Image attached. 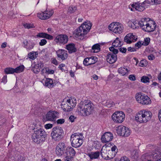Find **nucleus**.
Instances as JSON below:
<instances>
[{
  "mask_svg": "<svg viewBox=\"0 0 161 161\" xmlns=\"http://www.w3.org/2000/svg\"><path fill=\"white\" fill-rule=\"evenodd\" d=\"M53 125L51 124H47L45 125L44 126L45 128L47 129H50L53 127Z\"/></svg>",
  "mask_w": 161,
  "mask_h": 161,
  "instance_id": "55",
  "label": "nucleus"
},
{
  "mask_svg": "<svg viewBox=\"0 0 161 161\" xmlns=\"http://www.w3.org/2000/svg\"><path fill=\"white\" fill-rule=\"evenodd\" d=\"M128 51L130 52H133L136 51V49L134 47H129L128 48Z\"/></svg>",
  "mask_w": 161,
  "mask_h": 161,
  "instance_id": "57",
  "label": "nucleus"
},
{
  "mask_svg": "<svg viewBox=\"0 0 161 161\" xmlns=\"http://www.w3.org/2000/svg\"><path fill=\"white\" fill-rule=\"evenodd\" d=\"M150 38L149 37H147L145 38L144 39V42H143V45H145V46L148 45L150 42Z\"/></svg>",
  "mask_w": 161,
  "mask_h": 161,
  "instance_id": "46",
  "label": "nucleus"
},
{
  "mask_svg": "<svg viewBox=\"0 0 161 161\" xmlns=\"http://www.w3.org/2000/svg\"><path fill=\"white\" fill-rule=\"evenodd\" d=\"M77 111L81 116H86L92 114L94 110V105L90 100L81 101L77 106Z\"/></svg>",
  "mask_w": 161,
  "mask_h": 161,
  "instance_id": "1",
  "label": "nucleus"
},
{
  "mask_svg": "<svg viewBox=\"0 0 161 161\" xmlns=\"http://www.w3.org/2000/svg\"><path fill=\"white\" fill-rule=\"evenodd\" d=\"M45 86L50 88L54 86V84L53 83L52 79L50 78H46L44 83Z\"/></svg>",
  "mask_w": 161,
  "mask_h": 161,
  "instance_id": "26",
  "label": "nucleus"
},
{
  "mask_svg": "<svg viewBox=\"0 0 161 161\" xmlns=\"http://www.w3.org/2000/svg\"><path fill=\"white\" fill-rule=\"evenodd\" d=\"M145 95H142L141 92L137 93L135 96V98L136 101L139 103H141L142 101L144 98Z\"/></svg>",
  "mask_w": 161,
  "mask_h": 161,
  "instance_id": "29",
  "label": "nucleus"
},
{
  "mask_svg": "<svg viewBox=\"0 0 161 161\" xmlns=\"http://www.w3.org/2000/svg\"><path fill=\"white\" fill-rule=\"evenodd\" d=\"M4 71L6 74H13L14 72V69L8 67L4 69Z\"/></svg>",
  "mask_w": 161,
  "mask_h": 161,
  "instance_id": "36",
  "label": "nucleus"
},
{
  "mask_svg": "<svg viewBox=\"0 0 161 161\" xmlns=\"http://www.w3.org/2000/svg\"><path fill=\"white\" fill-rule=\"evenodd\" d=\"M65 65L64 64H61L59 65L58 68L61 69L62 71H65V70L64 69V67H65Z\"/></svg>",
  "mask_w": 161,
  "mask_h": 161,
  "instance_id": "52",
  "label": "nucleus"
},
{
  "mask_svg": "<svg viewBox=\"0 0 161 161\" xmlns=\"http://www.w3.org/2000/svg\"><path fill=\"white\" fill-rule=\"evenodd\" d=\"M152 2L154 4H158L161 3V0H151Z\"/></svg>",
  "mask_w": 161,
  "mask_h": 161,
  "instance_id": "59",
  "label": "nucleus"
},
{
  "mask_svg": "<svg viewBox=\"0 0 161 161\" xmlns=\"http://www.w3.org/2000/svg\"><path fill=\"white\" fill-rule=\"evenodd\" d=\"M47 43V40L45 39H42L39 42L40 46H43L45 45Z\"/></svg>",
  "mask_w": 161,
  "mask_h": 161,
  "instance_id": "50",
  "label": "nucleus"
},
{
  "mask_svg": "<svg viewBox=\"0 0 161 161\" xmlns=\"http://www.w3.org/2000/svg\"><path fill=\"white\" fill-rule=\"evenodd\" d=\"M76 119V117H75L73 115H71L69 118V119L70 121L72 122H74L75 121V120Z\"/></svg>",
  "mask_w": 161,
  "mask_h": 161,
  "instance_id": "56",
  "label": "nucleus"
},
{
  "mask_svg": "<svg viewBox=\"0 0 161 161\" xmlns=\"http://www.w3.org/2000/svg\"><path fill=\"white\" fill-rule=\"evenodd\" d=\"M140 23L142 25V29L147 32H152L156 29V24L155 22L149 18H143V20Z\"/></svg>",
  "mask_w": 161,
  "mask_h": 161,
  "instance_id": "4",
  "label": "nucleus"
},
{
  "mask_svg": "<svg viewBox=\"0 0 161 161\" xmlns=\"http://www.w3.org/2000/svg\"><path fill=\"white\" fill-rule=\"evenodd\" d=\"M36 36L37 37L46 38L50 40H52L53 39V37L52 36L43 32L38 33L36 35Z\"/></svg>",
  "mask_w": 161,
  "mask_h": 161,
  "instance_id": "23",
  "label": "nucleus"
},
{
  "mask_svg": "<svg viewBox=\"0 0 161 161\" xmlns=\"http://www.w3.org/2000/svg\"><path fill=\"white\" fill-rule=\"evenodd\" d=\"M24 27L28 29L34 27V25L30 23H26L24 25Z\"/></svg>",
  "mask_w": 161,
  "mask_h": 161,
  "instance_id": "47",
  "label": "nucleus"
},
{
  "mask_svg": "<svg viewBox=\"0 0 161 161\" xmlns=\"http://www.w3.org/2000/svg\"><path fill=\"white\" fill-rule=\"evenodd\" d=\"M120 52L122 53H125L126 52L127 49L126 48L121 47L119 49Z\"/></svg>",
  "mask_w": 161,
  "mask_h": 161,
  "instance_id": "60",
  "label": "nucleus"
},
{
  "mask_svg": "<svg viewBox=\"0 0 161 161\" xmlns=\"http://www.w3.org/2000/svg\"><path fill=\"white\" fill-rule=\"evenodd\" d=\"M64 134V131L61 127L57 126L53 128L51 135L53 140L59 141L63 138Z\"/></svg>",
  "mask_w": 161,
  "mask_h": 161,
  "instance_id": "5",
  "label": "nucleus"
},
{
  "mask_svg": "<svg viewBox=\"0 0 161 161\" xmlns=\"http://www.w3.org/2000/svg\"><path fill=\"white\" fill-rule=\"evenodd\" d=\"M25 48L28 50H30L32 49L34 46V44L33 43H31V44H29V45H25Z\"/></svg>",
  "mask_w": 161,
  "mask_h": 161,
  "instance_id": "48",
  "label": "nucleus"
},
{
  "mask_svg": "<svg viewBox=\"0 0 161 161\" xmlns=\"http://www.w3.org/2000/svg\"><path fill=\"white\" fill-rule=\"evenodd\" d=\"M152 116L151 112L143 109L138 112L135 116V119L140 123H145L150 120Z\"/></svg>",
  "mask_w": 161,
  "mask_h": 161,
  "instance_id": "3",
  "label": "nucleus"
},
{
  "mask_svg": "<svg viewBox=\"0 0 161 161\" xmlns=\"http://www.w3.org/2000/svg\"><path fill=\"white\" fill-rule=\"evenodd\" d=\"M137 38V36L133 33H129L124 37V41L128 44H130L132 42L136 41Z\"/></svg>",
  "mask_w": 161,
  "mask_h": 161,
  "instance_id": "16",
  "label": "nucleus"
},
{
  "mask_svg": "<svg viewBox=\"0 0 161 161\" xmlns=\"http://www.w3.org/2000/svg\"><path fill=\"white\" fill-rule=\"evenodd\" d=\"M59 113L56 111H50L43 117L44 121H53L58 116Z\"/></svg>",
  "mask_w": 161,
  "mask_h": 161,
  "instance_id": "11",
  "label": "nucleus"
},
{
  "mask_svg": "<svg viewBox=\"0 0 161 161\" xmlns=\"http://www.w3.org/2000/svg\"><path fill=\"white\" fill-rule=\"evenodd\" d=\"M113 138L112 134L109 132H106L102 136L101 140L102 142L106 143L111 141Z\"/></svg>",
  "mask_w": 161,
  "mask_h": 161,
  "instance_id": "17",
  "label": "nucleus"
},
{
  "mask_svg": "<svg viewBox=\"0 0 161 161\" xmlns=\"http://www.w3.org/2000/svg\"><path fill=\"white\" fill-rule=\"evenodd\" d=\"M151 103V100L150 98L147 96H145L141 104L143 105H147L150 104Z\"/></svg>",
  "mask_w": 161,
  "mask_h": 161,
  "instance_id": "31",
  "label": "nucleus"
},
{
  "mask_svg": "<svg viewBox=\"0 0 161 161\" xmlns=\"http://www.w3.org/2000/svg\"><path fill=\"white\" fill-rule=\"evenodd\" d=\"M92 49L94 53H97L100 50V45L98 43L95 44L92 46Z\"/></svg>",
  "mask_w": 161,
  "mask_h": 161,
  "instance_id": "33",
  "label": "nucleus"
},
{
  "mask_svg": "<svg viewBox=\"0 0 161 161\" xmlns=\"http://www.w3.org/2000/svg\"><path fill=\"white\" fill-rule=\"evenodd\" d=\"M110 31L114 33L120 34L122 32L123 30V25L119 22L112 23L108 26Z\"/></svg>",
  "mask_w": 161,
  "mask_h": 161,
  "instance_id": "7",
  "label": "nucleus"
},
{
  "mask_svg": "<svg viewBox=\"0 0 161 161\" xmlns=\"http://www.w3.org/2000/svg\"><path fill=\"white\" fill-rule=\"evenodd\" d=\"M105 105L108 108H111L114 105V102L111 100H107L106 102Z\"/></svg>",
  "mask_w": 161,
  "mask_h": 161,
  "instance_id": "41",
  "label": "nucleus"
},
{
  "mask_svg": "<svg viewBox=\"0 0 161 161\" xmlns=\"http://www.w3.org/2000/svg\"><path fill=\"white\" fill-rule=\"evenodd\" d=\"M44 12L46 16L47 17H48V19L50 18L53 14V11L52 10H48L46 9Z\"/></svg>",
  "mask_w": 161,
  "mask_h": 161,
  "instance_id": "39",
  "label": "nucleus"
},
{
  "mask_svg": "<svg viewBox=\"0 0 161 161\" xmlns=\"http://www.w3.org/2000/svg\"><path fill=\"white\" fill-rule=\"evenodd\" d=\"M64 122V119H60L57 120L58 124H62Z\"/></svg>",
  "mask_w": 161,
  "mask_h": 161,
  "instance_id": "62",
  "label": "nucleus"
},
{
  "mask_svg": "<svg viewBox=\"0 0 161 161\" xmlns=\"http://www.w3.org/2000/svg\"><path fill=\"white\" fill-rule=\"evenodd\" d=\"M131 6L132 8H130V10L133 11L136 10L141 12L143 11L144 9V7L142 6V4L138 2L133 3L131 5Z\"/></svg>",
  "mask_w": 161,
  "mask_h": 161,
  "instance_id": "18",
  "label": "nucleus"
},
{
  "mask_svg": "<svg viewBox=\"0 0 161 161\" xmlns=\"http://www.w3.org/2000/svg\"><path fill=\"white\" fill-rule=\"evenodd\" d=\"M129 79L132 81H135L136 80V77L134 75H130L129 76Z\"/></svg>",
  "mask_w": 161,
  "mask_h": 161,
  "instance_id": "53",
  "label": "nucleus"
},
{
  "mask_svg": "<svg viewBox=\"0 0 161 161\" xmlns=\"http://www.w3.org/2000/svg\"><path fill=\"white\" fill-rule=\"evenodd\" d=\"M92 24L89 21H86L81 25V26L87 31V33L89 31L92 27Z\"/></svg>",
  "mask_w": 161,
  "mask_h": 161,
  "instance_id": "25",
  "label": "nucleus"
},
{
  "mask_svg": "<svg viewBox=\"0 0 161 161\" xmlns=\"http://www.w3.org/2000/svg\"><path fill=\"white\" fill-rule=\"evenodd\" d=\"M67 102H68L70 107L71 108V110L76 105V100H75L74 101H73L72 99H68L67 100Z\"/></svg>",
  "mask_w": 161,
  "mask_h": 161,
  "instance_id": "37",
  "label": "nucleus"
},
{
  "mask_svg": "<svg viewBox=\"0 0 161 161\" xmlns=\"http://www.w3.org/2000/svg\"><path fill=\"white\" fill-rule=\"evenodd\" d=\"M148 58L149 60H153L155 58V57L153 54H151L148 56Z\"/></svg>",
  "mask_w": 161,
  "mask_h": 161,
  "instance_id": "58",
  "label": "nucleus"
},
{
  "mask_svg": "<svg viewBox=\"0 0 161 161\" xmlns=\"http://www.w3.org/2000/svg\"><path fill=\"white\" fill-rule=\"evenodd\" d=\"M66 146L64 143L60 142L56 146L55 148V153L56 155L58 156H62L64 153Z\"/></svg>",
  "mask_w": 161,
  "mask_h": 161,
  "instance_id": "10",
  "label": "nucleus"
},
{
  "mask_svg": "<svg viewBox=\"0 0 161 161\" xmlns=\"http://www.w3.org/2000/svg\"><path fill=\"white\" fill-rule=\"evenodd\" d=\"M142 44H141V42L140 41H139L136 43L135 45V47L136 49H138L140 47H141L142 46Z\"/></svg>",
  "mask_w": 161,
  "mask_h": 161,
  "instance_id": "51",
  "label": "nucleus"
},
{
  "mask_svg": "<svg viewBox=\"0 0 161 161\" xmlns=\"http://www.w3.org/2000/svg\"><path fill=\"white\" fill-rule=\"evenodd\" d=\"M97 61L96 57L86 58L84 60L83 64L85 66H88L95 63Z\"/></svg>",
  "mask_w": 161,
  "mask_h": 161,
  "instance_id": "19",
  "label": "nucleus"
},
{
  "mask_svg": "<svg viewBox=\"0 0 161 161\" xmlns=\"http://www.w3.org/2000/svg\"><path fill=\"white\" fill-rule=\"evenodd\" d=\"M36 53V52L33 51L30 53L28 54L29 58L30 59L34 60L37 57L36 55H37V53Z\"/></svg>",
  "mask_w": 161,
  "mask_h": 161,
  "instance_id": "38",
  "label": "nucleus"
},
{
  "mask_svg": "<svg viewBox=\"0 0 161 161\" xmlns=\"http://www.w3.org/2000/svg\"><path fill=\"white\" fill-rule=\"evenodd\" d=\"M66 155L73 157L75 156L76 152L72 147H68L66 148Z\"/></svg>",
  "mask_w": 161,
  "mask_h": 161,
  "instance_id": "22",
  "label": "nucleus"
},
{
  "mask_svg": "<svg viewBox=\"0 0 161 161\" xmlns=\"http://www.w3.org/2000/svg\"><path fill=\"white\" fill-rule=\"evenodd\" d=\"M33 130L31 137L34 142L38 144L45 141L46 133L44 130L40 127L36 128V126Z\"/></svg>",
  "mask_w": 161,
  "mask_h": 161,
  "instance_id": "2",
  "label": "nucleus"
},
{
  "mask_svg": "<svg viewBox=\"0 0 161 161\" xmlns=\"http://www.w3.org/2000/svg\"><path fill=\"white\" fill-rule=\"evenodd\" d=\"M58 58L62 61L66 59L68 57L67 52L64 49H59L56 51Z\"/></svg>",
  "mask_w": 161,
  "mask_h": 161,
  "instance_id": "14",
  "label": "nucleus"
},
{
  "mask_svg": "<svg viewBox=\"0 0 161 161\" xmlns=\"http://www.w3.org/2000/svg\"><path fill=\"white\" fill-rule=\"evenodd\" d=\"M141 81L145 83L148 82H149V78L147 76H143L141 78Z\"/></svg>",
  "mask_w": 161,
  "mask_h": 161,
  "instance_id": "42",
  "label": "nucleus"
},
{
  "mask_svg": "<svg viewBox=\"0 0 161 161\" xmlns=\"http://www.w3.org/2000/svg\"><path fill=\"white\" fill-rule=\"evenodd\" d=\"M66 49H67L69 53H75L77 51L75 44L74 43H69L66 46Z\"/></svg>",
  "mask_w": 161,
  "mask_h": 161,
  "instance_id": "21",
  "label": "nucleus"
},
{
  "mask_svg": "<svg viewBox=\"0 0 161 161\" xmlns=\"http://www.w3.org/2000/svg\"><path fill=\"white\" fill-rule=\"evenodd\" d=\"M51 61L53 64L56 65H58V61L55 58H52L51 59Z\"/></svg>",
  "mask_w": 161,
  "mask_h": 161,
  "instance_id": "54",
  "label": "nucleus"
},
{
  "mask_svg": "<svg viewBox=\"0 0 161 161\" xmlns=\"http://www.w3.org/2000/svg\"><path fill=\"white\" fill-rule=\"evenodd\" d=\"M75 33L78 38L80 40H83L86 35L87 34V32L80 25L76 30Z\"/></svg>",
  "mask_w": 161,
  "mask_h": 161,
  "instance_id": "13",
  "label": "nucleus"
},
{
  "mask_svg": "<svg viewBox=\"0 0 161 161\" xmlns=\"http://www.w3.org/2000/svg\"><path fill=\"white\" fill-rule=\"evenodd\" d=\"M7 81V76L4 75L2 79V82L6 83Z\"/></svg>",
  "mask_w": 161,
  "mask_h": 161,
  "instance_id": "61",
  "label": "nucleus"
},
{
  "mask_svg": "<svg viewBox=\"0 0 161 161\" xmlns=\"http://www.w3.org/2000/svg\"><path fill=\"white\" fill-rule=\"evenodd\" d=\"M123 45L119 37H117L113 42L112 45L115 47H120Z\"/></svg>",
  "mask_w": 161,
  "mask_h": 161,
  "instance_id": "28",
  "label": "nucleus"
},
{
  "mask_svg": "<svg viewBox=\"0 0 161 161\" xmlns=\"http://www.w3.org/2000/svg\"><path fill=\"white\" fill-rule=\"evenodd\" d=\"M64 158V161H73V157L66 155Z\"/></svg>",
  "mask_w": 161,
  "mask_h": 161,
  "instance_id": "45",
  "label": "nucleus"
},
{
  "mask_svg": "<svg viewBox=\"0 0 161 161\" xmlns=\"http://www.w3.org/2000/svg\"><path fill=\"white\" fill-rule=\"evenodd\" d=\"M24 66L23 65H21L14 69V72L16 73H19L22 72L24 69Z\"/></svg>",
  "mask_w": 161,
  "mask_h": 161,
  "instance_id": "35",
  "label": "nucleus"
},
{
  "mask_svg": "<svg viewBox=\"0 0 161 161\" xmlns=\"http://www.w3.org/2000/svg\"><path fill=\"white\" fill-rule=\"evenodd\" d=\"M147 64V62L146 60L143 59L139 63V66L141 67L146 66Z\"/></svg>",
  "mask_w": 161,
  "mask_h": 161,
  "instance_id": "43",
  "label": "nucleus"
},
{
  "mask_svg": "<svg viewBox=\"0 0 161 161\" xmlns=\"http://www.w3.org/2000/svg\"><path fill=\"white\" fill-rule=\"evenodd\" d=\"M41 72L42 74L44 73L46 74H53L54 73V71L53 70L50 69L48 68H44L42 69Z\"/></svg>",
  "mask_w": 161,
  "mask_h": 161,
  "instance_id": "32",
  "label": "nucleus"
},
{
  "mask_svg": "<svg viewBox=\"0 0 161 161\" xmlns=\"http://www.w3.org/2000/svg\"><path fill=\"white\" fill-rule=\"evenodd\" d=\"M125 117L123 112H116L113 114L112 118L113 121L116 123H121L124 120Z\"/></svg>",
  "mask_w": 161,
  "mask_h": 161,
  "instance_id": "8",
  "label": "nucleus"
},
{
  "mask_svg": "<svg viewBox=\"0 0 161 161\" xmlns=\"http://www.w3.org/2000/svg\"><path fill=\"white\" fill-rule=\"evenodd\" d=\"M81 135L78 133H75L71 136V145L74 147H80L82 144L83 140L80 137Z\"/></svg>",
  "mask_w": 161,
  "mask_h": 161,
  "instance_id": "6",
  "label": "nucleus"
},
{
  "mask_svg": "<svg viewBox=\"0 0 161 161\" xmlns=\"http://www.w3.org/2000/svg\"><path fill=\"white\" fill-rule=\"evenodd\" d=\"M76 8L75 6H70L69 7L68 12L70 14L74 13L76 11Z\"/></svg>",
  "mask_w": 161,
  "mask_h": 161,
  "instance_id": "40",
  "label": "nucleus"
},
{
  "mask_svg": "<svg viewBox=\"0 0 161 161\" xmlns=\"http://www.w3.org/2000/svg\"><path fill=\"white\" fill-rule=\"evenodd\" d=\"M88 155L91 159H96L99 157V152H91L88 153Z\"/></svg>",
  "mask_w": 161,
  "mask_h": 161,
  "instance_id": "30",
  "label": "nucleus"
},
{
  "mask_svg": "<svg viewBox=\"0 0 161 161\" xmlns=\"http://www.w3.org/2000/svg\"><path fill=\"white\" fill-rule=\"evenodd\" d=\"M129 71V70L125 68L120 67L118 70L119 73L122 76L128 75Z\"/></svg>",
  "mask_w": 161,
  "mask_h": 161,
  "instance_id": "27",
  "label": "nucleus"
},
{
  "mask_svg": "<svg viewBox=\"0 0 161 161\" xmlns=\"http://www.w3.org/2000/svg\"><path fill=\"white\" fill-rule=\"evenodd\" d=\"M117 59L116 55L108 53L107 55L106 60L109 64H112L114 63L116 61Z\"/></svg>",
  "mask_w": 161,
  "mask_h": 161,
  "instance_id": "20",
  "label": "nucleus"
},
{
  "mask_svg": "<svg viewBox=\"0 0 161 161\" xmlns=\"http://www.w3.org/2000/svg\"><path fill=\"white\" fill-rule=\"evenodd\" d=\"M131 156L134 158H137L138 156V153L136 150H133L131 152Z\"/></svg>",
  "mask_w": 161,
  "mask_h": 161,
  "instance_id": "44",
  "label": "nucleus"
},
{
  "mask_svg": "<svg viewBox=\"0 0 161 161\" xmlns=\"http://www.w3.org/2000/svg\"><path fill=\"white\" fill-rule=\"evenodd\" d=\"M69 103L67 101L63 100L61 103V108L65 112H68L71 111V108L70 107Z\"/></svg>",
  "mask_w": 161,
  "mask_h": 161,
  "instance_id": "24",
  "label": "nucleus"
},
{
  "mask_svg": "<svg viewBox=\"0 0 161 161\" xmlns=\"http://www.w3.org/2000/svg\"><path fill=\"white\" fill-rule=\"evenodd\" d=\"M45 14L44 12H42L37 14V17L42 20H45L48 19V17H47Z\"/></svg>",
  "mask_w": 161,
  "mask_h": 161,
  "instance_id": "34",
  "label": "nucleus"
},
{
  "mask_svg": "<svg viewBox=\"0 0 161 161\" xmlns=\"http://www.w3.org/2000/svg\"><path fill=\"white\" fill-rule=\"evenodd\" d=\"M68 39L67 35L64 34H60L56 36L55 41L56 42L58 43L59 44L64 45L68 42Z\"/></svg>",
  "mask_w": 161,
  "mask_h": 161,
  "instance_id": "12",
  "label": "nucleus"
},
{
  "mask_svg": "<svg viewBox=\"0 0 161 161\" xmlns=\"http://www.w3.org/2000/svg\"><path fill=\"white\" fill-rule=\"evenodd\" d=\"M31 70L34 73L37 74L39 72L40 69L37 67V68L35 67L34 68H32Z\"/></svg>",
  "mask_w": 161,
  "mask_h": 161,
  "instance_id": "49",
  "label": "nucleus"
},
{
  "mask_svg": "<svg viewBox=\"0 0 161 161\" xmlns=\"http://www.w3.org/2000/svg\"><path fill=\"white\" fill-rule=\"evenodd\" d=\"M119 161H130L129 159H128L126 157H122Z\"/></svg>",
  "mask_w": 161,
  "mask_h": 161,
  "instance_id": "63",
  "label": "nucleus"
},
{
  "mask_svg": "<svg viewBox=\"0 0 161 161\" xmlns=\"http://www.w3.org/2000/svg\"><path fill=\"white\" fill-rule=\"evenodd\" d=\"M117 131L118 134L124 137H127L130 134V129L123 125L119 126L117 128Z\"/></svg>",
  "mask_w": 161,
  "mask_h": 161,
  "instance_id": "9",
  "label": "nucleus"
},
{
  "mask_svg": "<svg viewBox=\"0 0 161 161\" xmlns=\"http://www.w3.org/2000/svg\"><path fill=\"white\" fill-rule=\"evenodd\" d=\"M158 117L160 121L161 122V109L159 111L158 113Z\"/></svg>",
  "mask_w": 161,
  "mask_h": 161,
  "instance_id": "64",
  "label": "nucleus"
},
{
  "mask_svg": "<svg viewBox=\"0 0 161 161\" xmlns=\"http://www.w3.org/2000/svg\"><path fill=\"white\" fill-rule=\"evenodd\" d=\"M143 20V18L141 19L139 21L137 20H130L128 22V25L129 26L133 29L137 28L140 26L142 29V25L140 23Z\"/></svg>",
  "mask_w": 161,
  "mask_h": 161,
  "instance_id": "15",
  "label": "nucleus"
}]
</instances>
